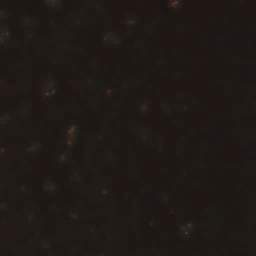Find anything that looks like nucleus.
I'll return each mask as SVG.
<instances>
[{"label":"nucleus","mask_w":256,"mask_h":256,"mask_svg":"<svg viewBox=\"0 0 256 256\" xmlns=\"http://www.w3.org/2000/svg\"><path fill=\"white\" fill-rule=\"evenodd\" d=\"M235 210H256V209H235Z\"/></svg>","instance_id":"nucleus-1"}]
</instances>
